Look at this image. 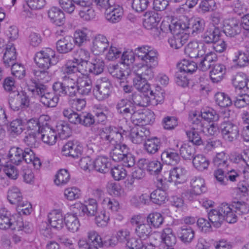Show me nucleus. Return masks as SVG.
I'll return each instance as SVG.
<instances>
[{
	"instance_id": "6",
	"label": "nucleus",
	"mask_w": 249,
	"mask_h": 249,
	"mask_svg": "<svg viewBox=\"0 0 249 249\" xmlns=\"http://www.w3.org/2000/svg\"><path fill=\"white\" fill-rule=\"evenodd\" d=\"M112 89L113 87L109 79L102 77L93 89L94 95L98 100L104 101L110 96Z\"/></svg>"
},
{
	"instance_id": "24",
	"label": "nucleus",
	"mask_w": 249,
	"mask_h": 249,
	"mask_svg": "<svg viewBox=\"0 0 249 249\" xmlns=\"http://www.w3.org/2000/svg\"><path fill=\"white\" fill-rule=\"evenodd\" d=\"M226 72V68L224 65L215 63L213 65L212 69L210 72V76L213 83L220 82Z\"/></svg>"
},
{
	"instance_id": "55",
	"label": "nucleus",
	"mask_w": 249,
	"mask_h": 249,
	"mask_svg": "<svg viewBox=\"0 0 249 249\" xmlns=\"http://www.w3.org/2000/svg\"><path fill=\"white\" fill-rule=\"evenodd\" d=\"M78 93L82 95H88L92 89V82L90 79H81L77 82Z\"/></svg>"
},
{
	"instance_id": "22",
	"label": "nucleus",
	"mask_w": 249,
	"mask_h": 249,
	"mask_svg": "<svg viewBox=\"0 0 249 249\" xmlns=\"http://www.w3.org/2000/svg\"><path fill=\"white\" fill-rule=\"evenodd\" d=\"M186 172L185 169L182 167H175L170 171L167 180L169 182H174L176 184L182 183L186 179Z\"/></svg>"
},
{
	"instance_id": "37",
	"label": "nucleus",
	"mask_w": 249,
	"mask_h": 249,
	"mask_svg": "<svg viewBox=\"0 0 249 249\" xmlns=\"http://www.w3.org/2000/svg\"><path fill=\"white\" fill-rule=\"evenodd\" d=\"M23 149L18 147L10 148L8 157L11 162L16 165H19L23 162Z\"/></svg>"
},
{
	"instance_id": "34",
	"label": "nucleus",
	"mask_w": 249,
	"mask_h": 249,
	"mask_svg": "<svg viewBox=\"0 0 249 249\" xmlns=\"http://www.w3.org/2000/svg\"><path fill=\"white\" fill-rule=\"evenodd\" d=\"M16 59L17 54L15 47L12 44L7 45L3 56V62L5 66H11V64H13L15 62Z\"/></svg>"
},
{
	"instance_id": "38",
	"label": "nucleus",
	"mask_w": 249,
	"mask_h": 249,
	"mask_svg": "<svg viewBox=\"0 0 249 249\" xmlns=\"http://www.w3.org/2000/svg\"><path fill=\"white\" fill-rule=\"evenodd\" d=\"M93 166L94 169L96 171L102 173H106L108 171L110 163L107 158L100 156L94 160Z\"/></svg>"
},
{
	"instance_id": "1",
	"label": "nucleus",
	"mask_w": 249,
	"mask_h": 249,
	"mask_svg": "<svg viewBox=\"0 0 249 249\" xmlns=\"http://www.w3.org/2000/svg\"><path fill=\"white\" fill-rule=\"evenodd\" d=\"M135 53L142 62V67L136 74L147 80L154 77L153 69L158 65V53L152 47L143 45L135 49Z\"/></svg>"
},
{
	"instance_id": "53",
	"label": "nucleus",
	"mask_w": 249,
	"mask_h": 249,
	"mask_svg": "<svg viewBox=\"0 0 249 249\" xmlns=\"http://www.w3.org/2000/svg\"><path fill=\"white\" fill-rule=\"evenodd\" d=\"M160 236L166 246L172 247L176 243V237L170 228L164 229Z\"/></svg>"
},
{
	"instance_id": "28",
	"label": "nucleus",
	"mask_w": 249,
	"mask_h": 249,
	"mask_svg": "<svg viewBox=\"0 0 249 249\" xmlns=\"http://www.w3.org/2000/svg\"><path fill=\"white\" fill-rule=\"evenodd\" d=\"M189 25H190V31L189 34L192 36H196L202 33L205 27V20L200 18H191L189 20Z\"/></svg>"
},
{
	"instance_id": "42",
	"label": "nucleus",
	"mask_w": 249,
	"mask_h": 249,
	"mask_svg": "<svg viewBox=\"0 0 249 249\" xmlns=\"http://www.w3.org/2000/svg\"><path fill=\"white\" fill-rule=\"evenodd\" d=\"M161 159L167 164L174 165L179 161L180 157L177 152L169 150L162 153Z\"/></svg>"
},
{
	"instance_id": "26",
	"label": "nucleus",
	"mask_w": 249,
	"mask_h": 249,
	"mask_svg": "<svg viewBox=\"0 0 249 249\" xmlns=\"http://www.w3.org/2000/svg\"><path fill=\"white\" fill-rule=\"evenodd\" d=\"M178 237L184 243H190L195 237L194 229L189 226H181L177 231Z\"/></svg>"
},
{
	"instance_id": "9",
	"label": "nucleus",
	"mask_w": 249,
	"mask_h": 249,
	"mask_svg": "<svg viewBox=\"0 0 249 249\" xmlns=\"http://www.w3.org/2000/svg\"><path fill=\"white\" fill-rule=\"evenodd\" d=\"M207 48H210L207 44L196 41H190L184 48V53L192 59H198L206 52Z\"/></svg>"
},
{
	"instance_id": "18",
	"label": "nucleus",
	"mask_w": 249,
	"mask_h": 249,
	"mask_svg": "<svg viewBox=\"0 0 249 249\" xmlns=\"http://www.w3.org/2000/svg\"><path fill=\"white\" fill-rule=\"evenodd\" d=\"M109 46L107 38L102 35H98L93 39L91 50L95 54H100L107 50Z\"/></svg>"
},
{
	"instance_id": "30",
	"label": "nucleus",
	"mask_w": 249,
	"mask_h": 249,
	"mask_svg": "<svg viewBox=\"0 0 249 249\" xmlns=\"http://www.w3.org/2000/svg\"><path fill=\"white\" fill-rule=\"evenodd\" d=\"M64 218L61 212L57 210H53L48 214V221L52 227L61 229L63 226Z\"/></svg>"
},
{
	"instance_id": "47",
	"label": "nucleus",
	"mask_w": 249,
	"mask_h": 249,
	"mask_svg": "<svg viewBox=\"0 0 249 249\" xmlns=\"http://www.w3.org/2000/svg\"><path fill=\"white\" fill-rule=\"evenodd\" d=\"M58 98L55 96L53 93L49 92L48 90L42 97L40 98V102L45 106L49 107H55L58 102Z\"/></svg>"
},
{
	"instance_id": "49",
	"label": "nucleus",
	"mask_w": 249,
	"mask_h": 249,
	"mask_svg": "<svg viewBox=\"0 0 249 249\" xmlns=\"http://www.w3.org/2000/svg\"><path fill=\"white\" fill-rule=\"evenodd\" d=\"M90 63L93 74L98 75L103 72L105 67V63L101 57L94 56L91 59Z\"/></svg>"
},
{
	"instance_id": "31",
	"label": "nucleus",
	"mask_w": 249,
	"mask_h": 249,
	"mask_svg": "<svg viewBox=\"0 0 249 249\" xmlns=\"http://www.w3.org/2000/svg\"><path fill=\"white\" fill-rule=\"evenodd\" d=\"M123 15V9L120 6L115 7L113 5L112 7L108 9L105 12L106 19L113 23L120 21Z\"/></svg>"
},
{
	"instance_id": "20",
	"label": "nucleus",
	"mask_w": 249,
	"mask_h": 249,
	"mask_svg": "<svg viewBox=\"0 0 249 249\" xmlns=\"http://www.w3.org/2000/svg\"><path fill=\"white\" fill-rule=\"evenodd\" d=\"M26 122L27 118L24 115V111L22 110L19 112V118L11 122L9 131L12 135H19L22 132L24 129L23 126Z\"/></svg>"
},
{
	"instance_id": "11",
	"label": "nucleus",
	"mask_w": 249,
	"mask_h": 249,
	"mask_svg": "<svg viewBox=\"0 0 249 249\" xmlns=\"http://www.w3.org/2000/svg\"><path fill=\"white\" fill-rule=\"evenodd\" d=\"M130 222L135 227V233L140 238L145 239L152 231L150 226L147 222L142 221L140 215H134L131 218Z\"/></svg>"
},
{
	"instance_id": "60",
	"label": "nucleus",
	"mask_w": 249,
	"mask_h": 249,
	"mask_svg": "<svg viewBox=\"0 0 249 249\" xmlns=\"http://www.w3.org/2000/svg\"><path fill=\"white\" fill-rule=\"evenodd\" d=\"M65 225L67 229L71 232L76 231L79 227L77 218L73 214H67L64 218Z\"/></svg>"
},
{
	"instance_id": "56",
	"label": "nucleus",
	"mask_w": 249,
	"mask_h": 249,
	"mask_svg": "<svg viewBox=\"0 0 249 249\" xmlns=\"http://www.w3.org/2000/svg\"><path fill=\"white\" fill-rule=\"evenodd\" d=\"M167 198L166 192L161 189H156L150 195V200L154 203L161 205L165 202Z\"/></svg>"
},
{
	"instance_id": "17",
	"label": "nucleus",
	"mask_w": 249,
	"mask_h": 249,
	"mask_svg": "<svg viewBox=\"0 0 249 249\" xmlns=\"http://www.w3.org/2000/svg\"><path fill=\"white\" fill-rule=\"evenodd\" d=\"M150 133L149 129L145 127L138 126L131 130L130 138L133 143L140 144L146 140Z\"/></svg>"
},
{
	"instance_id": "25",
	"label": "nucleus",
	"mask_w": 249,
	"mask_h": 249,
	"mask_svg": "<svg viewBox=\"0 0 249 249\" xmlns=\"http://www.w3.org/2000/svg\"><path fill=\"white\" fill-rule=\"evenodd\" d=\"M133 85L136 89L142 92L141 94H138L142 95V99H143L145 96L148 95L150 86L147 83V80L136 74L133 78Z\"/></svg>"
},
{
	"instance_id": "13",
	"label": "nucleus",
	"mask_w": 249,
	"mask_h": 249,
	"mask_svg": "<svg viewBox=\"0 0 249 249\" xmlns=\"http://www.w3.org/2000/svg\"><path fill=\"white\" fill-rule=\"evenodd\" d=\"M144 17L145 18L143 23L144 28L156 32V35L159 36L160 31L157 26L160 20V15L155 11H149L145 12Z\"/></svg>"
},
{
	"instance_id": "46",
	"label": "nucleus",
	"mask_w": 249,
	"mask_h": 249,
	"mask_svg": "<svg viewBox=\"0 0 249 249\" xmlns=\"http://www.w3.org/2000/svg\"><path fill=\"white\" fill-rule=\"evenodd\" d=\"M202 119V117L196 112H191L189 114V122L192 130L205 132L203 129L204 125L201 122Z\"/></svg>"
},
{
	"instance_id": "51",
	"label": "nucleus",
	"mask_w": 249,
	"mask_h": 249,
	"mask_svg": "<svg viewBox=\"0 0 249 249\" xmlns=\"http://www.w3.org/2000/svg\"><path fill=\"white\" fill-rule=\"evenodd\" d=\"M179 153L181 156L185 160H191L194 158L196 149L193 145L189 143L181 144L179 148Z\"/></svg>"
},
{
	"instance_id": "36",
	"label": "nucleus",
	"mask_w": 249,
	"mask_h": 249,
	"mask_svg": "<svg viewBox=\"0 0 249 249\" xmlns=\"http://www.w3.org/2000/svg\"><path fill=\"white\" fill-rule=\"evenodd\" d=\"M220 30L218 27L209 28L202 36L204 42L207 44L213 43L219 39Z\"/></svg>"
},
{
	"instance_id": "32",
	"label": "nucleus",
	"mask_w": 249,
	"mask_h": 249,
	"mask_svg": "<svg viewBox=\"0 0 249 249\" xmlns=\"http://www.w3.org/2000/svg\"><path fill=\"white\" fill-rule=\"evenodd\" d=\"M188 38L187 34L178 32L168 39V42L172 48L178 49L186 42Z\"/></svg>"
},
{
	"instance_id": "8",
	"label": "nucleus",
	"mask_w": 249,
	"mask_h": 249,
	"mask_svg": "<svg viewBox=\"0 0 249 249\" xmlns=\"http://www.w3.org/2000/svg\"><path fill=\"white\" fill-rule=\"evenodd\" d=\"M78 244L80 249H98L103 246V242L96 231H90L88 232V241L80 239Z\"/></svg>"
},
{
	"instance_id": "43",
	"label": "nucleus",
	"mask_w": 249,
	"mask_h": 249,
	"mask_svg": "<svg viewBox=\"0 0 249 249\" xmlns=\"http://www.w3.org/2000/svg\"><path fill=\"white\" fill-rule=\"evenodd\" d=\"M7 199L11 204L16 205L24 200L19 189L17 187H12L8 191Z\"/></svg>"
},
{
	"instance_id": "19",
	"label": "nucleus",
	"mask_w": 249,
	"mask_h": 249,
	"mask_svg": "<svg viewBox=\"0 0 249 249\" xmlns=\"http://www.w3.org/2000/svg\"><path fill=\"white\" fill-rule=\"evenodd\" d=\"M225 209L222 208V204H221L217 209H212L208 213L209 220L213 227L218 228L221 226L224 221L223 212H225Z\"/></svg>"
},
{
	"instance_id": "64",
	"label": "nucleus",
	"mask_w": 249,
	"mask_h": 249,
	"mask_svg": "<svg viewBox=\"0 0 249 249\" xmlns=\"http://www.w3.org/2000/svg\"><path fill=\"white\" fill-rule=\"evenodd\" d=\"M84 205L85 214L89 216H92L96 214L97 212L98 205L95 199L90 198L86 202V204Z\"/></svg>"
},
{
	"instance_id": "48",
	"label": "nucleus",
	"mask_w": 249,
	"mask_h": 249,
	"mask_svg": "<svg viewBox=\"0 0 249 249\" xmlns=\"http://www.w3.org/2000/svg\"><path fill=\"white\" fill-rule=\"evenodd\" d=\"M157 88L158 89H156L155 92L150 89L148 92V95L145 96L143 99H141V100L146 101L145 98L147 97L149 98L148 103L150 99L155 100L156 105L162 103L164 100L165 93L160 89V87H158Z\"/></svg>"
},
{
	"instance_id": "50",
	"label": "nucleus",
	"mask_w": 249,
	"mask_h": 249,
	"mask_svg": "<svg viewBox=\"0 0 249 249\" xmlns=\"http://www.w3.org/2000/svg\"><path fill=\"white\" fill-rule=\"evenodd\" d=\"M190 186L195 192L200 195L207 191L205 180L201 178H193L191 180Z\"/></svg>"
},
{
	"instance_id": "27",
	"label": "nucleus",
	"mask_w": 249,
	"mask_h": 249,
	"mask_svg": "<svg viewBox=\"0 0 249 249\" xmlns=\"http://www.w3.org/2000/svg\"><path fill=\"white\" fill-rule=\"evenodd\" d=\"M48 17L52 22L57 26H61L65 21V15L59 8L53 7L48 12Z\"/></svg>"
},
{
	"instance_id": "10",
	"label": "nucleus",
	"mask_w": 249,
	"mask_h": 249,
	"mask_svg": "<svg viewBox=\"0 0 249 249\" xmlns=\"http://www.w3.org/2000/svg\"><path fill=\"white\" fill-rule=\"evenodd\" d=\"M133 124L138 126H143L154 122L155 117L153 112L150 110H135L130 117Z\"/></svg>"
},
{
	"instance_id": "40",
	"label": "nucleus",
	"mask_w": 249,
	"mask_h": 249,
	"mask_svg": "<svg viewBox=\"0 0 249 249\" xmlns=\"http://www.w3.org/2000/svg\"><path fill=\"white\" fill-rule=\"evenodd\" d=\"M222 208H225V212H223L224 220L229 223H234L237 220V214L235 212L232 205L227 203H222Z\"/></svg>"
},
{
	"instance_id": "21",
	"label": "nucleus",
	"mask_w": 249,
	"mask_h": 249,
	"mask_svg": "<svg viewBox=\"0 0 249 249\" xmlns=\"http://www.w3.org/2000/svg\"><path fill=\"white\" fill-rule=\"evenodd\" d=\"M138 166L144 167L151 174H158L162 169V165L156 160L149 161L146 159H141L138 161Z\"/></svg>"
},
{
	"instance_id": "58",
	"label": "nucleus",
	"mask_w": 249,
	"mask_h": 249,
	"mask_svg": "<svg viewBox=\"0 0 249 249\" xmlns=\"http://www.w3.org/2000/svg\"><path fill=\"white\" fill-rule=\"evenodd\" d=\"M28 89L34 96L40 100L42 96L46 92L48 89L47 86L43 84L35 82L34 85L28 86Z\"/></svg>"
},
{
	"instance_id": "2",
	"label": "nucleus",
	"mask_w": 249,
	"mask_h": 249,
	"mask_svg": "<svg viewBox=\"0 0 249 249\" xmlns=\"http://www.w3.org/2000/svg\"><path fill=\"white\" fill-rule=\"evenodd\" d=\"M141 99H142V95L133 93L131 99L125 98L119 100L115 105L117 113L124 117L129 116L131 117L136 109V106L144 107L148 105V98H145L146 101Z\"/></svg>"
},
{
	"instance_id": "4",
	"label": "nucleus",
	"mask_w": 249,
	"mask_h": 249,
	"mask_svg": "<svg viewBox=\"0 0 249 249\" xmlns=\"http://www.w3.org/2000/svg\"><path fill=\"white\" fill-rule=\"evenodd\" d=\"M35 61L39 68L48 70L51 65L56 64L59 58L54 50L47 48L36 53Z\"/></svg>"
},
{
	"instance_id": "15",
	"label": "nucleus",
	"mask_w": 249,
	"mask_h": 249,
	"mask_svg": "<svg viewBox=\"0 0 249 249\" xmlns=\"http://www.w3.org/2000/svg\"><path fill=\"white\" fill-rule=\"evenodd\" d=\"M241 28L240 21L235 18H231L225 21L223 32L227 36L234 37L241 33Z\"/></svg>"
},
{
	"instance_id": "16",
	"label": "nucleus",
	"mask_w": 249,
	"mask_h": 249,
	"mask_svg": "<svg viewBox=\"0 0 249 249\" xmlns=\"http://www.w3.org/2000/svg\"><path fill=\"white\" fill-rule=\"evenodd\" d=\"M39 134L42 141L48 145H53L55 143L57 140V133L48 123L43 125L40 128Z\"/></svg>"
},
{
	"instance_id": "39",
	"label": "nucleus",
	"mask_w": 249,
	"mask_h": 249,
	"mask_svg": "<svg viewBox=\"0 0 249 249\" xmlns=\"http://www.w3.org/2000/svg\"><path fill=\"white\" fill-rule=\"evenodd\" d=\"M144 149L150 154H154L158 152L160 146V142L159 139L154 137L151 139L148 138L145 141L143 145Z\"/></svg>"
},
{
	"instance_id": "41",
	"label": "nucleus",
	"mask_w": 249,
	"mask_h": 249,
	"mask_svg": "<svg viewBox=\"0 0 249 249\" xmlns=\"http://www.w3.org/2000/svg\"><path fill=\"white\" fill-rule=\"evenodd\" d=\"M193 164L197 170L203 171L208 168L210 161L204 155L198 154L193 159Z\"/></svg>"
},
{
	"instance_id": "54",
	"label": "nucleus",
	"mask_w": 249,
	"mask_h": 249,
	"mask_svg": "<svg viewBox=\"0 0 249 249\" xmlns=\"http://www.w3.org/2000/svg\"><path fill=\"white\" fill-rule=\"evenodd\" d=\"M109 72L111 75L118 79V84L119 81H124L126 78V74L127 71H125L124 69L119 67L118 65H113L109 67Z\"/></svg>"
},
{
	"instance_id": "5",
	"label": "nucleus",
	"mask_w": 249,
	"mask_h": 249,
	"mask_svg": "<svg viewBox=\"0 0 249 249\" xmlns=\"http://www.w3.org/2000/svg\"><path fill=\"white\" fill-rule=\"evenodd\" d=\"M124 132V130L122 132V129L110 125L101 129L99 132V136L102 141L115 145L122 142Z\"/></svg>"
},
{
	"instance_id": "59",
	"label": "nucleus",
	"mask_w": 249,
	"mask_h": 249,
	"mask_svg": "<svg viewBox=\"0 0 249 249\" xmlns=\"http://www.w3.org/2000/svg\"><path fill=\"white\" fill-rule=\"evenodd\" d=\"M227 172H228V167H218L214 171L213 175L220 185H227L228 184Z\"/></svg>"
},
{
	"instance_id": "23",
	"label": "nucleus",
	"mask_w": 249,
	"mask_h": 249,
	"mask_svg": "<svg viewBox=\"0 0 249 249\" xmlns=\"http://www.w3.org/2000/svg\"><path fill=\"white\" fill-rule=\"evenodd\" d=\"M73 39L71 36H66L59 39L56 43L57 52L60 53H67L74 48Z\"/></svg>"
},
{
	"instance_id": "45",
	"label": "nucleus",
	"mask_w": 249,
	"mask_h": 249,
	"mask_svg": "<svg viewBox=\"0 0 249 249\" xmlns=\"http://www.w3.org/2000/svg\"><path fill=\"white\" fill-rule=\"evenodd\" d=\"M163 221L164 218L162 215L157 212L149 213L146 218V222L150 226L151 228H159L163 224Z\"/></svg>"
},
{
	"instance_id": "29",
	"label": "nucleus",
	"mask_w": 249,
	"mask_h": 249,
	"mask_svg": "<svg viewBox=\"0 0 249 249\" xmlns=\"http://www.w3.org/2000/svg\"><path fill=\"white\" fill-rule=\"evenodd\" d=\"M93 112L96 123L105 124L107 120L108 109L107 107L101 105H95L93 107Z\"/></svg>"
},
{
	"instance_id": "63",
	"label": "nucleus",
	"mask_w": 249,
	"mask_h": 249,
	"mask_svg": "<svg viewBox=\"0 0 249 249\" xmlns=\"http://www.w3.org/2000/svg\"><path fill=\"white\" fill-rule=\"evenodd\" d=\"M216 104L222 107H229L232 104V101L230 97L223 92H217L215 95Z\"/></svg>"
},
{
	"instance_id": "61",
	"label": "nucleus",
	"mask_w": 249,
	"mask_h": 249,
	"mask_svg": "<svg viewBox=\"0 0 249 249\" xmlns=\"http://www.w3.org/2000/svg\"><path fill=\"white\" fill-rule=\"evenodd\" d=\"M56 131L61 139H66L71 135V130L66 122L60 121L56 126Z\"/></svg>"
},
{
	"instance_id": "52",
	"label": "nucleus",
	"mask_w": 249,
	"mask_h": 249,
	"mask_svg": "<svg viewBox=\"0 0 249 249\" xmlns=\"http://www.w3.org/2000/svg\"><path fill=\"white\" fill-rule=\"evenodd\" d=\"M178 70H180L186 73H193L198 68L196 63L184 59L177 65Z\"/></svg>"
},
{
	"instance_id": "33",
	"label": "nucleus",
	"mask_w": 249,
	"mask_h": 249,
	"mask_svg": "<svg viewBox=\"0 0 249 249\" xmlns=\"http://www.w3.org/2000/svg\"><path fill=\"white\" fill-rule=\"evenodd\" d=\"M62 80L65 81V96L73 97L76 96L78 92L77 82L70 76L65 75L63 76Z\"/></svg>"
},
{
	"instance_id": "44",
	"label": "nucleus",
	"mask_w": 249,
	"mask_h": 249,
	"mask_svg": "<svg viewBox=\"0 0 249 249\" xmlns=\"http://www.w3.org/2000/svg\"><path fill=\"white\" fill-rule=\"evenodd\" d=\"M49 117L47 115H42L40 117L39 119L36 118H32L30 120L27 119L26 124H28V127L31 130H37V135H39L40 128L43 125H45V123L42 122L43 120H47Z\"/></svg>"
},
{
	"instance_id": "35",
	"label": "nucleus",
	"mask_w": 249,
	"mask_h": 249,
	"mask_svg": "<svg viewBox=\"0 0 249 249\" xmlns=\"http://www.w3.org/2000/svg\"><path fill=\"white\" fill-rule=\"evenodd\" d=\"M233 62L240 68L245 67L249 65V56L248 51L246 52L238 50L234 53Z\"/></svg>"
},
{
	"instance_id": "14",
	"label": "nucleus",
	"mask_w": 249,
	"mask_h": 249,
	"mask_svg": "<svg viewBox=\"0 0 249 249\" xmlns=\"http://www.w3.org/2000/svg\"><path fill=\"white\" fill-rule=\"evenodd\" d=\"M62 153L66 156L73 158H78L83 152V146L77 141H69L63 147Z\"/></svg>"
},
{
	"instance_id": "12",
	"label": "nucleus",
	"mask_w": 249,
	"mask_h": 249,
	"mask_svg": "<svg viewBox=\"0 0 249 249\" xmlns=\"http://www.w3.org/2000/svg\"><path fill=\"white\" fill-rule=\"evenodd\" d=\"M217 59V55L216 53L211 51L209 48H207L206 52L202 55L200 56L198 59V68L202 71H206L209 70L211 67H213V63L216 61Z\"/></svg>"
},
{
	"instance_id": "62",
	"label": "nucleus",
	"mask_w": 249,
	"mask_h": 249,
	"mask_svg": "<svg viewBox=\"0 0 249 249\" xmlns=\"http://www.w3.org/2000/svg\"><path fill=\"white\" fill-rule=\"evenodd\" d=\"M70 179V175L66 169H60L55 176V178L54 180L56 185H66Z\"/></svg>"
},
{
	"instance_id": "57",
	"label": "nucleus",
	"mask_w": 249,
	"mask_h": 249,
	"mask_svg": "<svg viewBox=\"0 0 249 249\" xmlns=\"http://www.w3.org/2000/svg\"><path fill=\"white\" fill-rule=\"evenodd\" d=\"M233 104L235 107L239 108L249 106V95L242 91L237 93V96L234 98Z\"/></svg>"
},
{
	"instance_id": "7",
	"label": "nucleus",
	"mask_w": 249,
	"mask_h": 249,
	"mask_svg": "<svg viewBox=\"0 0 249 249\" xmlns=\"http://www.w3.org/2000/svg\"><path fill=\"white\" fill-rule=\"evenodd\" d=\"M223 139L228 142L236 140L239 135L238 126L231 121H223L219 126Z\"/></svg>"
},
{
	"instance_id": "3",
	"label": "nucleus",
	"mask_w": 249,
	"mask_h": 249,
	"mask_svg": "<svg viewBox=\"0 0 249 249\" xmlns=\"http://www.w3.org/2000/svg\"><path fill=\"white\" fill-rule=\"evenodd\" d=\"M129 148L122 142L115 144L110 152V157L116 162H122L124 166L130 168L135 165V157L129 152Z\"/></svg>"
}]
</instances>
